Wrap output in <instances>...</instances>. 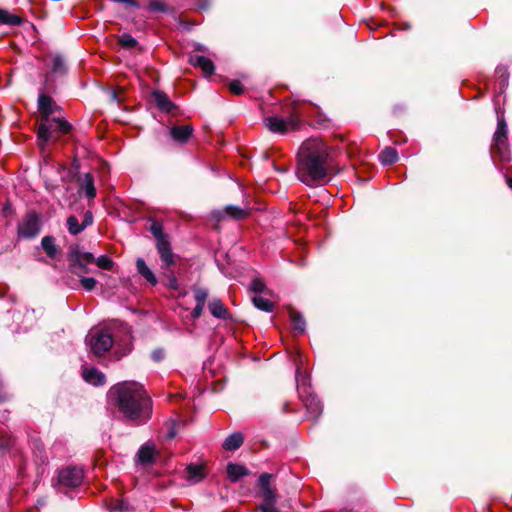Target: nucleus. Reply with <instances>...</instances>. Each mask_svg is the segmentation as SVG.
I'll return each instance as SVG.
<instances>
[{
  "mask_svg": "<svg viewBox=\"0 0 512 512\" xmlns=\"http://www.w3.org/2000/svg\"><path fill=\"white\" fill-rule=\"evenodd\" d=\"M108 396L130 421L144 422L151 417L152 400L144 386L136 381H124L112 386Z\"/></svg>",
  "mask_w": 512,
  "mask_h": 512,
  "instance_id": "nucleus-1",
  "label": "nucleus"
},
{
  "mask_svg": "<svg viewBox=\"0 0 512 512\" xmlns=\"http://www.w3.org/2000/svg\"><path fill=\"white\" fill-rule=\"evenodd\" d=\"M328 157V147L323 141L309 139L303 142L297 154L298 179L308 186L325 184L329 171Z\"/></svg>",
  "mask_w": 512,
  "mask_h": 512,
  "instance_id": "nucleus-2",
  "label": "nucleus"
},
{
  "mask_svg": "<svg viewBox=\"0 0 512 512\" xmlns=\"http://www.w3.org/2000/svg\"><path fill=\"white\" fill-rule=\"evenodd\" d=\"M37 105L41 119L37 130V138L39 145L44 148L52 138V124L49 123L50 118H52L51 116L53 114L59 113L62 108L54 102L50 95L44 92H39Z\"/></svg>",
  "mask_w": 512,
  "mask_h": 512,
  "instance_id": "nucleus-3",
  "label": "nucleus"
},
{
  "mask_svg": "<svg viewBox=\"0 0 512 512\" xmlns=\"http://www.w3.org/2000/svg\"><path fill=\"white\" fill-rule=\"evenodd\" d=\"M491 154L494 158L503 163H510L512 160L511 152L508 147V128L505 118L499 117L497 128L493 135V143L491 145Z\"/></svg>",
  "mask_w": 512,
  "mask_h": 512,
  "instance_id": "nucleus-4",
  "label": "nucleus"
},
{
  "mask_svg": "<svg viewBox=\"0 0 512 512\" xmlns=\"http://www.w3.org/2000/svg\"><path fill=\"white\" fill-rule=\"evenodd\" d=\"M273 478L272 474L267 472L262 473L258 479V486L263 498V502L259 505L260 512H281L276 506L277 492L272 488L270 481Z\"/></svg>",
  "mask_w": 512,
  "mask_h": 512,
  "instance_id": "nucleus-5",
  "label": "nucleus"
},
{
  "mask_svg": "<svg viewBox=\"0 0 512 512\" xmlns=\"http://www.w3.org/2000/svg\"><path fill=\"white\" fill-rule=\"evenodd\" d=\"M263 124L272 133L285 134L289 130L299 129L300 118L294 113L286 120L277 116H267L263 119Z\"/></svg>",
  "mask_w": 512,
  "mask_h": 512,
  "instance_id": "nucleus-6",
  "label": "nucleus"
},
{
  "mask_svg": "<svg viewBox=\"0 0 512 512\" xmlns=\"http://www.w3.org/2000/svg\"><path fill=\"white\" fill-rule=\"evenodd\" d=\"M88 345L94 356L103 357L113 346L114 339L106 330H98L87 338Z\"/></svg>",
  "mask_w": 512,
  "mask_h": 512,
  "instance_id": "nucleus-7",
  "label": "nucleus"
},
{
  "mask_svg": "<svg viewBox=\"0 0 512 512\" xmlns=\"http://www.w3.org/2000/svg\"><path fill=\"white\" fill-rule=\"evenodd\" d=\"M41 230V220L34 211L28 212L17 226L19 238L32 239L35 238Z\"/></svg>",
  "mask_w": 512,
  "mask_h": 512,
  "instance_id": "nucleus-8",
  "label": "nucleus"
},
{
  "mask_svg": "<svg viewBox=\"0 0 512 512\" xmlns=\"http://www.w3.org/2000/svg\"><path fill=\"white\" fill-rule=\"evenodd\" d=\"M83 480V471L80 468L69 466L59 470L57 481L64 487L74 488L79 486Z\"/></svg>",
  "mask_w": 512,
  "mask_h": 512,
  "instance_id": "nucleus-9",
  "label": "nucleus"
},
{
  "mask_svg": "<svg viewBox=\"0 0 512 512\" xmlns=\"http://www.w3.org/2000/svg\"><path fill=\"white\" fill-rule=\"evenodd\" d=\"M151 97L154 104L161 112L171 114L173 116L178 114L179 107L170 100L169 96L164 91L154 90L151 93Z\"/></svg>",
  "mask_w": 512,
  "mask_h": 512,
  "instance_id": "nucleus-10",
  "label": "nucleus"
},
{
  "mask_svg": "<svg viewBox=\"0 0 512 512\" xmlns=\"http://www.w3.org/2000/svg\"><path fill=\"white\" fill-rule=\"evenodd\" d=\"M67 258L69 262V270L71 273L82 277V273H88L90 270L87 264L83 263L79 259L78 244L70 245L68 248Z\"/></svg>",
  "mask_w": 512,
  "mask_h": 512,
  "instance_id": "nucleus-11",
  "label": "nucleus"
},
{
  "mask_svg": "<svg viewBox=\"0 0 512 512\" xmlns=\"http://www.w3.org/2000/svg\"><path fill=\"white\" fill-rule=\"evenodd\" d=\"M156 249L163 264L175 265L177 255L172 252L168 234L156 240Z\"/></svg>",
  "mask_w": 512,
  "mask_h": 512,
  "instance_id": "nucleus-12",
  "label": "nucleus"
},
{
  "mask_svg": "<svg viewBox=\"0 0 512 512\" xmlns=\"http://www.w3.org/2000/svg\"><path fill=\"white\" fill-rule=\"evenodd\" d=\"M194 128L191 124L174 125L169 130V135L173 141L179 144H186L192 138Z\"/></svg>",
  "mask_w": 512,
  "mask_h": 512,
  "instance_id": "nucleus-13",
  "label": "nucleus"
},
{
  "mask_svg": "<svg viewBox=\"0 0 512 512\" xmlns=\"http://www.w3.org/2000/svg\"><path fill=\"white\" fill-rule=\"evenodd\" d=\"M250 215V209H244L235 205H227L223 211L214 212V217L220 221L225 216H229L231 219L240 221L246 219Z\"/></svg>",
  "mask_w": 512,
  "mask_h": 512,
  "instance_id": "nucleus-14",
  "label": "nucleus"
},
{
  "mask_svg": "<svg viewBox=\"0 0 512 512\" xmlns=\"http://www.w3.org/2000/svg\"><path fill=\"white\" fill-rule=\"evenodd\" d=\"M210 313L218 319L232 320V314L221 299L213 298L208 303Z\"/></svg>",
  "mask_w": 512,
  "mask_h": 512,
  "instance_id": "nucleus-15",
  "label": "nucleus"
},
{
  "mask_svg": "<svg viewBox=\"0 0 512 512\" xmlns=\"http://www.w3.org/2000/svg\"><path fill=\"white\" fill-rule=\"evenodd\" d=\"M156 451L153 445H142L136 455V462L142 466H148L155 463Z\"/></svg>",
  "mask_w": 512,
  "mask_h": 512,
  "instance_id": "nucleus-16",
  "label": "nucleus"
},
{
  "mask_svg": "<svg viewBox=\"0 0 512 512\" xmlns=\"http://www.w3.org/2000/svg\"><path fill=\"white\" fill-rule=\"evenodd\" d=\"M189 63L194 67L200 68L206 77L214 74L215 65L205 56L191 55L189 57Z\"/></svg>",
  "mask_w": 512,
  "mask_h": 512,
  "instance_id": "nucleus-17",
  "label": "nucleus"
},
{
  "mask_svg": "<svg viewBox=\"0 0 512 512\" xmlns=\"http://www.w3.org/2000/svg\"><path fill=\"white\" fill-rule=\"evenodd\" d=\"M49 123L52 124V138L49 141H58V133L69 134L73 129L72 125L68 121L63 120L59 117L50 118Z\"/></svg>",
  "mask_w": 512,
  "mask_h": 512,
  "instance_id": "nucleus-18",
  "label": "nucleus"
},
{
  "mask_svg": "<svg viewBox=\"0 0 512 512\" xmlns=\"http://www.w3.org/2000/svg\"><path fill=\"white\" fill-rule=\"evenodd\" d=\"M226 473L229 480L233 483L244 476L250 475V471L242 464L229 462L226 466Z\"/></svg>",
  "mask_w": 512,
  "mask_h": 512,
  "instance_id": "nucleus-19",
  "label": "nucleus"
},
{
  "mask_svg": "<svg viewBox=\"0 0 512 512\" xmlns=\"http://www.w3.org/2000/svg\"><path fill=\"white\" fill-rule=\"evenodd\" d=\"M82 376L87 383L94 386H103L106 383V375L96 368L83 370Z\"/></svg>",
  "mask_w": 512,
  "mask_h": 512,
  "instance_id": "nucleus-20",
  "label": "nucleus"
},
{
  "mask_svg": "<svg viewBox=\"0 0 512 512\" xmlns=\"http://www.w3.org/2000/svg\"><path fill=\"white\" fill-rule=\"evenodd\" d=\"M245 437L242 432H234L230 434L223 442L222 448L226 451H236L244 443Z\"/></svg>",
  "mask_w": 512,
  "mask_h": 512,
  "instance_id": "nucleus-21",
  "label": "nucleus"
},
{
  "mask_svg": "<svg viewBox=\"0 0 512 512\" xmlns=\"http://www.w3.org/2000/svg\"><path fill=\"white\" fill-rule=\"evenodd\" d=\"M303 402L308 413H310L313 418L317 419L322 414L323 407L318 397L309 395L303 400Z\"/></svg>",
  "mask_w": 512,
  "mask_h": 512,
  "instance_id": "nucleus-22",
  "label": "nucleus"
},
{
  "mask_svg": "<svg viewBox=\"0 0 512 512\" xmlns=\"http://www.w3.org/2000/svg\"><path fill=\"white\" fill-rule=\"evenodd\" d=\"M136 269L137 272L152 286H155L158 283L155 274L150 270L143 258H137Z\"/></svg>",
  "mask_w": 512,
  "mask_h": 512,
  "instance_id": "nucleus-23",
  "label": "nucleus"
},
{
  "mask_svg": "<svg viewBox=\"0 0 512 512\" xmlns=\"http://www.w3.org/2000/svg\"><path fill=\"white\" fill-rule=\"evenodd\" d=\"M185 471L187 473V480L192 483H198L206 476L203 465L191 463L187 465Z\"/></svg>",
  "mask_w": 512,
  "mask_h": 512,
  "instance_id": "nucleus-24",
  "label": "nucleus"
},
{
  "mask_svg": "<svg viewBox=\"0 0 512 512\" xmlns=\"http://www.w3.org/2000/svg\"><path fill=\"white\" fill-rule=\"evenodd\" d=\"M289 317L292 324V327L299 334H303L306 331V321L301 314V312L295 310L294 308L289 309Z\"/></svg>",
  "mask_w": 512,
  "mask_h": 512,
  "instance_id": "nucleus-25",
  "label": "nucleus"
},
{
  "mask_svg": "<svg viewBox=\"0 0 512 512\" xmlns=\"http://www.w3.org/2000/svg\"><path fill=\"white\" fill-rule=\"evenodd\" d=\"M379 161L383 166H389L396 163L399 159L398 152L393 147H385L378 155Z\"/></svg>",
  "mask_w": 512,
  "mask_h": 512,
  "instance_id": "nucleus-26",
  "label": "nucleus"
},
{
  "mask_svg": "<svg viewBox=\"0 0 512 512\" xmlns=\"http://www.w3.org/2000/svg\"><path fill=\"white\" fill-rule=\"evenodd\" d=\"M80 190L85 192V196L88 199H94L96 197V188L94 185V177L91 173H86L80 183Z\"/></svg>",
  "mask_w": 512,
  "mask_h": 512,
  "instance_id": "nucleus-27",
  "label": "nucleus"
},
{
  "mask_svg": "<svg viewBox=\"0 0 512 512\" xmlns=\"http://www.w3.org/2000/svg\"><path fill=\"white\" fill-rule=\"evenodd\" d=\"M172 266L173 265H166V264L162 263V268L164 269L163 275L166 279V282L164 283V285L171 290L178 291L180 288V285L175 276V272L172 269Z\"/></svg>",
  "mask_w": 512,
  "mask_h": 512,
  "instance_id": "nucleus-28",
  "label": "nucleus"
},
{
  "mask_svg": "<svg viewBox=\"0 0 512 512\" xmlns=\"http://www.w3.org/2000/svg\"><path fill=\"white\" fill-rule=\"evenodd\" d=\"M23 19L15 14H11L8 10L0 8V25L20 26Z\"/></svg>",
  "mask_w": 512,
  "mask_h": 512,
  "instance_id": "nucleus-29",
  "label": "nucleus"
},
{
  "mask_svg": "<svg viewBox=\"0 0 512 512\" xmlns=\"http://www.w3.org/2000/svg\"><path fill=\"white\" fill-rule=\"evenodd\" d=\"M41 247L45 251L46 255L53 259L58 253L55 245V238L51 235L44 236L41 240Z\"/></svg>",
  "mask_w": 512,
  "mask_h": 512,
  "instance_id": "nucleus-30",
  "label": "nucleus"
},
{
  "mask_svg": "<svg viewBox=\"0 0 512 512\" xmlns=\"http://www.w3.org/2000/svg\"><path fill=\"white\" fill-rule=\"evenodd\" d=\"M147 10L150 13H170L174 11L163 0H149Z\"/></svg>",
  "mask_w": 512,
  "mask_h": 512,
  "instance_id": "nucleus-31",
  "label": "nucleus"
},
{
  "mask_svg": "<svg viewBox=\"0 0 512 512\" xmlns=\"http://www.w3.org/2000/svg\"><path fill=\"white\" fill-rule=\"evenodd\" d=\"M254 306L264 312H272L274 310V304L269 299L261 296H254L252 298Z\"/></svg>",
  "mask_w": 512,
  "mask_h": 512,
  "instance_id": "nucleus-32",
  "label": "nucleus"
},
{
  "mask_svg": "<svg viewBox=\"0 0 512 512\" xmlns=\"http://www.w3.org/2000/svg\"><path fill=\"white\" fill-rule=\"evenodd\" d=\"M66 225H67L68 232L71 235H78L79 233H81L84 230L82 225L79 224L77 217L74 215H70L66 219Z\"/></svg>",
  "mask_w": 512,
  "mask_h": 512,
  "instance_id": "nucleus-33",
  "label": "nucleus"
},
{
  "mask_svg": "<svg viewBox=\"0 0 512 512\" xmlns=\"http://www.w3.org/2000/svg\"><path fill=\"white\" fill-rule=\"evenodd\" d=\"M118 44L124 49H133L138 46V41L128 33H123L118 37Z\"/></svg>",
  "mask_w": 512,
  "mask_h": 512,
  "instance_id": "nucleus-34",
  "label": "nucleus"
},
{
  "mask_svg": "<svg viewBox=\"0 0 512 512\" xmlns=\"http://www.w3.org/2000/svg\"><path fill=\"white\" fill-rule=\"evenodd\" d=\"M66 72H67V68H66L64 59L60 55H56L52 61V71L50 74L51 75L52 74L64 75V74H66Z\"/></svg>",
  "mask_w": 512,
  "mask_h": 512,
  "instance_id": "nucleus-35",
  "label": "nucleus"
},
{
  "mask_svg": "<svg viewBox=\"0 0 512 512\" xmlns=\"http://www.w3.org/2000/svg\"><path fill=\"white\" fill-rule=\"evenodd\" d=\"M192 291L194 293V298L196 301V304L204 305L206 303V300L208 298V291L204 288L193 286Z\"/></svg>",
  "mask_w": 512,
  "mask_h": 512,
  "instance_id": "nucleus-36",
  "label": "nucleus"
},
{
  "mask_svg": "<svg viewBox=\"0 0 512 512\" xmlns=\"http://www.w3.org/2000/svg\"><path fill=\"white\" fill-rule=\"evenodd\" d=\"M150 221L151 225L149 227V231L154 236L155 240L160 239L167 235L166 233H164L163 226L160 222L154 219H150Z\"/></svg>",
  "mask_w": 512,
  "mask_h": 512,
  "instance_id": "nucleus-37",
  "label": "nucleus"
},
{
  "mask_svg": "<svg viewBox=\"0 0 512 512\" xmlns=\"http://www.w3.org/2000/svg\"><path fill=\"white\" fill-rule=\"evenodd\" d=\"M131 509V506L129 502H127L124 499H117L110 505L111 512H124L129 511Z\"/></svg>",
  "mask_w": 512,
  "mask_h": 512,
  "instance_id": "nucleus-38",
  "label": "nucleus"
},
{
  "mask_svg": "<svg viewBox=\"0 0 512 512\" xmlns=\"http://www.w3.org/2000/svg\"><path fill=\"white\" fill-rule=\"evenodd\" d=\"M94 263H96V265L99 268H101L103 270H107V271H110L113 268V266H114L113 260L110 257L106 256V255H101L97 259L95 258V262Z\"/></svg>",
  "mask_w": 512,
  "mask_h": 512,
  "instance_id": "nucleus-39",
  "label": "nucleus"
},
{
  "mask_svg": "<svg viewBox=\"0 0 512 512\" xmlns=\"http://www.w3.org/2000/svg\"><path fill=\"white\" fill-rule=\"evenodd\" d=\"M40 92H44L47 95L54 94L56 92V86L54 84V79L51 74H46L44 86L43 89L40 90Z\"/></svg>",
  "mask_w": 512,
  "mask_h": 512,
  "instance_id": "nucleus-40",
  "label": "nucleus"
},
{
  "mask_svg": "<svg viewBox=\"0 0 512 512\" xmlns=\"http://www.w3.org/2000/svg\"><path fill=\"white\" fill-rule=\"evenodd\" d=\"M250 290L254 293H265L267 287L261 278H254L250 283Z\"/></svg>",
  "mask_w": 512,
  "mask_h": 512,
  "instance_id": "nucleus-41",
  "label": "nucleus"
},
{
  "mask_svg": "<svg viewBox=\"0 0 512 512\" xmlns=\"http://www.w3.org/2000/svg\"><path fill=\"white\" fill-rule=\"evenodd\" d=\"M80 283L85 290L92 291L97 285V280L93 277H81Z\"/></svg>",
  "mask_w": 512,
  "mask_h": 512,
  "instance_id": "nucleus-42",
  "label": "nucleus"
},
{
  "mask_svg": "<svg viewBox=\"0 0 512 512\" xmlns=\"http://www.w3.org/2000/svg\"><path fill=\"white\" fill-rule=\"evenodd\" d=\"M229 91L233 95L240 96L244 93V87L239 80H233L229 83Z\"/></svg>",
  "mask_w": 512,
  "mask_h": 512,
  "instance_id": "nucleus-43",
  "label": "nucleus"
},
{
  "mask_svg": "<svg viewBox=\"0 0 512 512\" xmlns=\"http://www.w3.org/2000/svg\"><path fill=\"white\" fill-rule=\"evenodd\" d=\"M78 254L81 262L85 264H93L95 262V257L91 252H83L81 247L78 245Z\"/></svg>",
  "mask_w": 512,
  "mask_h": 512,
  "instance_id": "nucleus-44",
  "label": "nucleus"
},
{
  "mask_svg": "<svg viewBox=\"0 0 512 512\" xmlns=\"http://www.w3.org/2000/svg\"><path fill=\"white\" fill-rule=\"evenodd\" d=\"M93 221H94L93 213L90 210H87L83 215V220H82L81 225L84 229H86L88 226L93 224Z\"/></svg>",
  "mask_w": 512,
  "mask_h": 512,
  "instance_id": "nucleus-45",
  "label": "nucleus"
},
{
  "mask_svg": "<svg viewBox=\"0 0 512 512\" xmlns=\"http://www.w3.org/2000/svg\"><path fill=\"white\" fill-rule=\"evenodd\" d=\"M151 357L155 362H160L164 358V351L162 348H156L152 351Z\"/></svg>",
  "mask_w": 512,
  "mask_h": 512,
  "instance_id": "nucleus-46",
  "label": "nucleus"
},
{
  "mask_svg": "<svg viewBox=\"0 0 512 512\" xmlns=\"http://www.w3.org/2000/svg\"><path fill=\"white\" fill-rule=\"evenodd\" d=\"M131 350H132V344H131V343L127 344V345L123 348V350H119V349H117V350L115 351V354L117 355V359H118V360H119V359H121L123 356L127 355L128 353H130V352H131Z\"/></svg>",
  "mask_w": 512,
  "mask_h": 512,
  "instance_id": "nucleus-47",
  "label": "nucleus"
},
{
  "mask_svg": "<svg viewBox=\"0 0 512 512\" xmlns=\"http://www.w3.org/2000/svg\"><path fill=\"white\" fill-rule=\"evenodd\" d=\"M204 307V305L196 304L191 312L192 318L198 319L202 315Z\"/></svg>",
  "mask_w": 512,
  "mask_h": 512,
  "instance_id": "nucleus-48",
  "label": "nucleus"
},
{
  "mask_svg": "<svg viewBox=\"0 0 512 512\" xmlns=\"http://www.w3.org/2000/svg\"><path fill=\"white\" fill-rule=\"evenodd\" d=\"M115 2L117 3H123V4H127L131 7H134V8H139L140 5L138 3L137 0H114Z\"/></svg>",
  "mask_w": 512,
  "mask_h": 512,
  "instance_id": "nucleus-49",
  "label": "nucleus"
},
{
  "mask_svg": "<svg viewBox=\"0 0 512 512\" xmlns=\"http://www.w3.org/2000/svg\"><path fill=\"white\" fill-rule=\"evenodd\" d=\"M177 434V431H176V422L175 421H171V428L169 429L168 433H167V438L168 439H173Z\"/></svg>",
  "mask_w": 512,
  "mask_h": 512,
  "instance_id": "nucleus-50",
  "label": "nucleus"
},
{
  "mask_svg": "<svg viewBox=\"0 0 512 512\" xmlns=\"http://www.w3.org/2000/svg\"><path fill=\"white\" fill-rule=\"evenodd\" d=\"M197 7L200 10H208L210 7V1L209 0H199L197 2Z\"/></svg>",
  "mask_w": 512,
  "mask_h": 512,
  "instance_id": "nucleus-51",
  "label": "nucleus"
},
{
  "mask_svg": "<svg viewBox=\"0 0 512 512\" xmlns=\"http://www.w3.org/2000/svg\"><path fill=\"white\" fill-rule=\"evenodd\" d=\"M57 187H58V185H57V184L51 183V182H49L48 180H46V181H45V188H46L47 190H49V191H50V190L56 189Z\"/></svg>",
  "mask_w": 512,
  "mask_h": 512,
  "instance_id": "nucleus-52",
  "label": "nucleus"
},
{
  "mask_svg": "<svg viewBox=\"0 0 512 512\" xmlns=\"http://www.w3.org/2000/svg\"><path fill=\"white\" fill-rule=\"evenodd\" d=\"M274 168H275L277 171L281 172V173H286V172H288V170H289V168H288L287 166H285V165H284V166H280V167H278V166L274 165Z\"/></svg>",
  "mask_w": 512,
  "mask_h": 512,
  "instance_id": "nucleus-53",
  "label": "nucleus"
},
{
  "mask_svg": "<svg viewBox=\"0 0 512 512\" xmlns=\"http://www.w3.org/2000/svg\"><path fill=\"white\" fill-rule=\"evenodd\" d=\"M195 51H199V52H205L206 51V48L202 45V44H196L195 46Z\"/></svg>",
  "mask_w": 512,
  "mask_h": 512,
  "instance_id": "nucleus-54",
  "label": "nucleus"
},
{
  "mask_svg": "<svg viewBox=\"0 0 512 512\" xmlns=\"http://www.w3.org/2000/svg\"><path fill=\"white\" fill-rule=\"evenodd\" d=\"M506 183L510 189H512V177L505 175Z\"/></svg>",
  "mask_w": 512,
  "mask_h": 512,
  "instance_id": "nucleus-55",
  "label": "nucleus"
},
{
  "mask_svg": "<svg viewBox=\"0 0 512 512\" xmlns=\"http://www.w3.org/2000/svg\"><path fill=\"white\" fill-rule=\"evenodd\" d=\"M180 25H183L187 30L190 29V23L184 20H180Z\"/></svg>",
  "mask_w": 512,
  "mask_h": 512,
  "instance_id": "nucleus-56",
  "label": "nucleus"
},
{
  "mask_svg": "<svg viewBox=\"0 0 512 512\" xmlns=\"http://www.w3.org/2000/svg\"><path fill=\"white\" fill-rule=\"evenodd\" d=\"M411 27H412V25L410 23H408V22L403 23L404 29H410Z\"/></svg>",
  "mask_w": 512,
  "mask_h": 512,
  "instance_id": "nucleus-57",
  "label": "nucleus"
},
{
  "mask_svg": "<svg viewBox=\"0 0 512 512\" xmlns=\"http://www.w3.org/2000/svg\"><path fill=\"white\" fill-rule=\"evenodd\" d=\"M111 98H112L113 100H117V99H118V98H117V92H116V91H112V93H111Z\"/></svg>",
  "mask_w": 512,
  "mask_h": 512,
  "instance_id": "nucleus-58",
  "label": "nucleus"
},
{
  "mask_svg": "<svg viewBox=\"0 0 512 512\" xmlns=\"http://www.w3.org/2000/svg\"><path fill=\"white\" fill-rule=\"evenodd\" d=\"M287 407H288V403H285V404L283 405V411H284V412H287Z\"/></svg>",
  "mask_w": 512,
  "mask_h": 512,
  "instance_id": "nucleus-59",
  "label": "nucleus"
},
{
  "mask_svg": "<svg viewBox=\"0 0 512 512\" xmlns=\"http://www.w3.org/2000/svg\"><path fill=\"white\" fill-rule=\"evenodd\" d=\"M263 158H264V159H268V153H267V152H264V153H263Z\"/></svg>",
  "mask_w": 512,
  "mask_h": 512,
  "instance_id": "nucleus-60",
  "label": "nucleus"
},
{
  "mask_svg": "<svg viewBox=\"0 0 512 512\" xmlns=\"http://www.w3.org/2000/svg\"><path fill=\"white\" fill-rule=\"evenodd\" d=\"M64 169H65V166L61 165V166H59V169H58V170H59V172H60L61 170H64Z\"/></svg>",
  "mask_w": 512,
  "mask_h": 512,
  "instance_id": "nucleus-61",
  "label": "nucleus"
},
{
  "mask_svg": "<svg viewBox=\"0 0 512 512\" xmlns=\"http://www.w3.org/2000/svg\"><path fill=\"white\" fill-rule=\"evenodd\" d=\"M181 296H185L186 295V292H181L180 293Z\"/></svg>",
  "mask_w": 512,
  "mask_h": 512,
  "instance_id": "nucleus-62",
  "label": "nucleus"
},
{
  "mask_svg": "<svg viewBox=\"0 0 512 512\" xmlns=\"http://www.w3.org/2000/svg\"><path fill=\"white\" fill-rule=\"evenodd\" d=\"M2 253V251H0V254Z\"/></svg>",
  "mask_w": 512,
  "mask_h": 512,
  "instance_id": "nucleus-63",
  "label": "nucleus"
}]
</instances>
